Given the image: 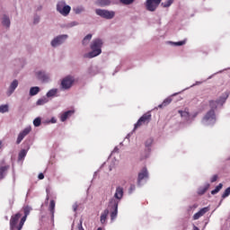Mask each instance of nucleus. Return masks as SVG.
Wrapping results in <instances>:
<instances>
[{
    "mask_svg": "<svg viewBox=\"0 0 230 230\" xmlns=\"http://www.w3.org/2000/svg\"><path fill=\"white\" fill-rule=\"evenodd\" d=\"M102 46L103 40L101 39H94L90 45L92 51L84 54V58H94V57H98V55H102Z\"/></svg>",
    "mask_w": 230,
    "mask_h": 230,
    "instance_id": "1",
    "label": "nucleus"
},
{
    "mask_svg": "<svg viewBox=\"0 0 230 230\" xmlns=\"http://www.w3.org/2000/svg\"><path fill=\"white\" fill-rule=\"evenodd\" d=\"M150 121H152V113L147 111L139 118L137 122L135 124L134 129L136 130V128H139V127H143V125H148Z\"/></svg>",
    "mask_w": 230,
    "mask_h": 230,
    "instance_id": "2",
    "label": "nucleus"
},
{
    "mask_svg": "<svg viewBox=\"0 0 230 230\" xmlns=\"http://www.w3.org/2000/svg\"><path fill=\"white\" fill-rule=\"evenodd\" d=\"M74 84L75 77H73L72 75H66L61 80V88L65 91H67V89H71L73 87Z\"/></svg>",
    "mask_w": 230,
    "mask_h": 230,
    "instance_id": "3",
    "label": "nucleus"
},
{
    "mask_svg": "<svg viewBox=\"0 0 230 230\" xmlns=\"http://www.w3.org/2000/svg\"><path fill=\"white\" fill-rule=\"evenodd\" d=\"M21 217L22 214L21 212H17L16 214L13 215L10 219V229L11 230H19V220H21Z\"/></svg>",
    "mask_w": 230,
    "mask_h": 230,
    "instance_id": "4",
    "label": "nucleus"
},
{
    "mask_svg": "<svg viewBox=\"0 0 230 230\" xmlns=\"http://www.w3.org/2000/svg\"><path fill=\"white\" fill-rule=\"evenodd\" d=\"M118 206H119V201L116 200L115 199H111L109 202V208L112 209L111 213V220H114L118 217Z\"/></svg>",
    "mask_w": 230,
    "mask_h": 230,
    "instance_id": "5",
    "label": "nucleus"
},
{
    "mask_svg": "<svg viewBox=\"0 0 230 230\" xmlns=\"http://www.w3.org/2000/svg\"><path fill=\"white\" fill-rule=\"evenodd\" d=\"M162 0H146V8L148 12H155Z\"/></svg>",
    "mask_w": 230,
    "mask_h": 230,
    "instance_id": "6",
    "label": "nucleus"
},
{
    "mask_svg": "<svg viewBox=\"0 0 230 230\" xmlns=\"http://www.w3.org/2000/svg\"><path fill=\"white\" fill-rule=\"evenodd\" d=\"M95 13H97V15H100V17H103V19H113L114 15H116V13H114L113 11H107L102 9H97L95 11Z\"/></svg>",
    "mask_w": 230,
    "mask_h": 230,
    "instance_id": "7",
    "label": "nucleus"
},
{
    "mask_svg": "<svg viewBox=\"0 0 230 230\" xmlns=\"http://www.w3.org/2000/svg\"><path fill=\"white\" fill-rule=\"evenodd\" d=\"M30 132H31V128H25L22 132H20L16 140V145H21L24 137L28 136Z\"/></svg>",
    "mask_w": 230,
    "mask_h": 230,
    "instance_id": "8",
    "label": "nucleus"
},
{
    "mask_svg": "<svg viewBox=\"0 0 230 230\" xmlns=\"http://www.w3.org/2000/svg\"><path fill=\"white\" fill-rule=\"evenodd\" d=\"M66 39H67V35L58 36L51 41V46L53 48H57V46H60V44H63V42H64V40H66Z\"/></svg>",
    "mask_w": 230,
    "mask_h": 230,
    "instance_id": "9",
    "label": "nucleus"
},
{
    "mask_svg": "<svg viewBox=\"0 0 230 230\" xmlns=\"http://www.w3.org/2000/svg\"><path fill=\"white\" fill-rule=\"evenodd\" d=\"M143 179H148V170L146 169V167H144L141 172L138 173V177H137V185L141 186V181H143Z\"/></svg>",
    "mask_w": 230,
    "mask_h": 230,
    "instance_id": "10",
    "label": "nucleus"
},
{
    "mask_svg": "<svg viewBox=\"0 0 230 230\" xmlns=\"http://www.w3.org/2000/svg\"><path fill=\"white\" fill-rule=\"evenodd\" d=\"M227 96L228 95H226V97H221L218 101H210L209 105L211 107V111H215V109H217V105H218V103H225L226 100H227Z\"/></svg>",
    "mask_w": 230,
    "mask_h": 230,
    "instance_id": "11",
    "label": "nucleus"
},
{
    "mask_svg": "<svg viewBox=\"0 0 230 230\" xmlns=\"http://www.w3.org/2000/svg\"><path fill=\"white\" fill-rule=\"evenodd\" d=\"M113 199L115 200H118V202H119V200L121 199H123V187H117L116 188V191H115Z\"/></svg>",
    "mask_w": 230,
    "mask_h": 230,
    "instance_id": "12",
    "label": "nucleus"
},
{
    "mask_svg": "<svg viewBox=\"0 0 230 230\" xmlns=\"http://www.w3.org/2000/svg\"><path fill=\"white\" fill-rule=\"evenodd\" d=\"M37 78L39 80H41L42 82H49V75L46 74L45 72L40 71L37 73Z\"/></svg>",
    "mask_w": 230,
    "mask_h": 230,
    "instance_id": "13",
    "label": "nucleus"
},
{
    "mask_svg": "<svg viewBox=\"0 0 230 230\" xmlns=\"http://www.w3.org/2000/svg\"><path fill=\"white\" fill-rule=\"evenodd\" d=\"M74 114H75V111L70 110V111H65L64 113L61 114L60 120L64 122L67 119L71 118V116Z\"/></svg>",
    "mask_w": 230,
    "mask_h": 230,
    "instance_id": "14",
    "label": "nucleus"
},
{
    "mask_svg": "<svg viewBox=\"0 0 230 230\" xmlns=\"http://www.w3.org/2000/svg\"><path fill=\"white\" fill-rule=\"evenodd\" d=\"M10 165L0 166V180L4 179V175H6V172H8Z\"/></svg>",
    "mask_w": 230,
    "mask_h": 230,
    "instance_id": "15",
    "label": "nucleus"
},
{
    "mask_svg": "<svg viewBox=\"0 0 230 230\" xmlns=\"http://www.w3.org/2000/svg\"><path fill=\"white\" fill-rule=\"evenodd\" d=\"M215 119V110H210L204 117L205 121H209Z\"/></svg>",
    "mask_w": 230,
    "mask_h": 230,
    "instance_id": "16",
    "label": "nucleus"
},
{
    "mask_svg": "<svg viewBox=\"0 0 230 230\" xmlns=\"http://www.w3.org/2000/svg\"><path fill=\"white\" fill-rule=\"evenodd\" d=\"M107 217H109V209H104L101 215V223L105 224L107 222Z\"/></svg>",
    "mask_w": 230,
    "mask_h": 230,
    "instance_id": "17",
    "label": "nucleus"
},
{
    "mask_svg": "<svg viewBox=\"0 0 230 230\" xmlns=\"http://www.w3.org/2000/svg\"><path fill=\"white\" fill-rule=\"evenodd\" d=\"M208 190H209V183H207L203 187H199L198 190V195H204V193H206V191H208Z\"/></svg>",
    "mask_w": 230,
    "mask_h": 230,
    "instance_id": "18",
    "label": "nucleus"
},
{
    "mask_svg": "<svg viewBox=\"0 0 230 230\" xmlns=\"http://www.w3.org/2000/svg\"><path fill=\"white\" fill-rule=\"evenodd\" d=\"M39 93H40V88H39V86H34L30 89L31 96H35V95L39 94Z\"/></svg>",
    "mask_w": 230,
    "mask_h": 230,
    "instance_id": "19",
    "label": "nucleus"
},
{
    "mask_svg": "<svg viewBox=\"0 0 230 230\" xmlns=\"http://www.w3.org/2000/svg\"><path fill=\"white\" fill-rule=\"evenodd\" d=\"M57 93H58V89H57V88H53V89L49 90L47 93V98H53V96H57Z\"/></svg>",
    "mask_w": 230,
    "mask_h": 230,
    "instance_id": "20",
    "label": "nucleus"
},
{
    "mask_svg": "<svg viewBox=\"0 0 230 230\" xmlns=\"http://www.w3.org/2000/svg\"><path fill=\"white\" fill-rule=\"evenodd\" d=\"M69 12H71V6L65 5L61 10L60 13L61 15H69Z\"/></svg>",
    "mask_w": 230,
    "mask_h": 230,
    "instance_id": "21",
    "label": "nucleus"
},
{
    "mask_svg": "<svg viewBox=\"0 0 230 230\" xmlns=\"http://www.w3.org/2000/svg\"><path fill=\"white\" fill-rule=\"evenodd\" d=\"M91 39H93V34L86 35L82 41L83 46H87L91 42Z\"/></svg>",
    "mask_w": 230,
    "mask_h": 230,
    "instance_id": "22",
    "label": "nucleus"
},
{
    "mask_svg": "<svg viewBox=\"0 0 230 230\" xmlns=\"http://www.w3.org/2000/svg\"><path fill=\"white\" fill-rule=\"evenodd\" d=\"M55 200L51 199L49 207V210L50 211L52 217L55 216Z\"/></svg>",
    "mask_w": 230,
    "mask_h": 230,
    "instance_id": "23",
    "label": "nucleus"
},
{
    "mask_svg": "<svg viewBox=\"0 0 230 230\" xmlns=\"http://www.w3.org/2000/svg\"><path fill=\"white\" fill-rule=\"evenodd\" d=\"M19 85V82L17 80H13L10 85V93H13L15 89H17V86Z\"/></svg>",
    "mask_w": 230,
    "mask_h": 230,
    "instance_id": "24",
    "label": "nucleus"
},
{
    "mask_svg": "<svg viewBox=\"0 0 230 230\" xmlns=\"http://www.w3.org/2000/svg\"><path fill=\"white\" fill-rule=\"evenodd\" d=\"M26 154H28V151H26V149L21 150L18 155V161H22V159L26 157Z\"/></svg>",
    "mask_w": 230,
    "mask_h": 230,
    "instance_id": "25",
    "label": "nucleus"
},
{
    "mask_svg": "<svg viewBox=\"0 0 230 230\" xmlns=\"http://www.w3.org/2000/svg\"><path fill=\"white\" fill-rule=\"evenodd\" d=\"M27 218H28V216H25V215L21 218V220H20V222L18 224V230H22V227L24 226V222H26Z\"/></svg>",
    "mask_w": 230,
    "mask_h": 230,
    "instance_id": "26",
    "label": "nucleus"
},
{
    "mask_svg": "<svg viewBox=\"0 0 230 230\" xmlns=\"http://www.w3.org/2000/svg\"><path fill=\"white\" fill-rule=\"evenodd\" d=\"M172 103V99L167 98L165 99L163 103H161L160 105H158L159 109H163V107H166L167 105H170Z\"/></svg>",
    "mask_w": 230,
    "mask_h": 230,
    "instance_id": "27",
    "label": "nucleus"
},
{
    "mask_svg": "<svg viewBox=\"0 0 230 230\" xmlns=\"http://www.w3.org/2000/svg\"><path fill=\"white\" fill-rule=\"evenodd\" d=\"M97 4L100 6H109V4H111V0H97Z\"/></svg>",
    "mask_w": 230,
    "mask_h": 230,
    "instance_id": "28",
    "label": "nucleus"
},
{
    "mask_svg": "<svg viewBox=\"0 0 230 230\" xmlns=\"http://www.w3.org/2000/svg\"><path fill=\"white\" fill-rule=\"evenodd\" d=\"M172 4H173V0H167L165 2H163L161 4V5L163 6V8H169V6H172Z\"/></svg>",
    "mask_w": 230,
    "mask_h": 230,
    "instance_id": "29",
    "label": "nucleus"
},
{
    "mask_svg": "<svg viewBox=\"0 0 230 230\" xmlns=\"http://www.w3.org/2000/svg\"><path fill=\"white\" fill-rule=\"evenodd\" d=\"M224 187V184L219 183L217 187L216 190H213L211 191V195H217V193H218V191H220V190H222V188Z\"/></svg>",
    "mask_w": 230,
    "mask_h": 230,
    "instance_id": "30",
    "label": "nucleus"
},
{
    "mask_svg": "<svg viewBox=\"0 0 230 230\" xmlns=\"http://www.w3.org/2000/svg\"><path fill=\"white\" fill-rule=\"evenodd\" d=\"M2 23L4 26H6V28H10V18L4 16Z\"/></svg>",
    "mask_w": 230,
    "mask_h": 230,
    "instance_id": "31",
    "label": "nucleus"
},
{
    "mask_svg": "<svg viewBox=\"0 0 230 230\" xmlns=\"http://www.w3.org/2000/svg\"><path fill=\"white\" fill-rule=\"evenodd\" d=\"M179 114L181 115V118H185L186 119H188V118H190V112L187 111H178Z\"/></svg>",
    "mask_w": 230,
    "mask_h": 230,
    "instance_id": "32",
    "label": "nucleus"
},
{
    "mask_svg": "<svg viewBox=\"0 0 230 230\" xmlns=\"http://www.w3.org/2000/svg\"><path fill=\"white\" fill-rule=\"evenodd\" d=\"M66 6V3L64 2H59L58 4H57V10L58 12H59V13L62 12V10L64 9V7Z\"/></svg>",
    "mask_w": 230,
    "mask_h": 230,
    "instance_id": "33",
    "label": "nucleus"
},
{
    "mask_svg": "<svg viewBox=\"0 0 230 230\" xmlns=\"http://www.w3.org/2000/svg\"><path fill=\"white\" fill-rule=\"evenodd\" d=\"M8 111H9L8 104H4V105L0 106V112L2 114H4V112H8Z\"/></svg>",
    "mask_w": 230,
    "mask_h": 230,
    "instance_id": "34",
    "label": "nucleus"
},
{
    "mask_svg": "<svg viewBox=\"0 0 230 230\" xmlns=\"http://www.w3.org/2000/svg\"><path fill=\"white\" fill-rule=\"evenodd\" d=\"M152 145H154V138H148L146 141V147L150 148V146H152Z\"/></svg>",
    "mask_w": 230,
    "mask_h": 230,
    "instance_id": "35",
    "label": "nucleus"
},
{
    "mask_svg": "<svg viewBox=\"0 0 230 230\" xmlns=\"http://www.w3.org/2000/svg\"><path fill=\"white\" fill-rule=\"evenodd\" d=\"M30 211H31V207L26 206L23 208V213L26 217H28V215H30Z\"/></svg>",
    "mask_w": 230,
    "mask_h": 230,
    "instance_id": "36",
    "label": "nucleus"
},
{
    "mask_svg": "<svg viewBox=\"0 0 230 230\" xmlns=\"http://www.w3.org/2000/svg\"><path fill=\"white\" fill-rule=\"evenodd\" d=\"M41 119L40 118H36L34 120H33V125L34 127H40V123H41Z\"/></svg>",
    "mask_w": 230,
    "mask_h": 230,
    "instance_id": "37",
    "label": "nucleus"
},
{
    "mask_svg": "<svg viewBox=\"0 0 230 230\" xmlns=\"http://www.w3.org/2000/svg\"><path fill=\"white\" fill-rule=\"evenodd\" d=\"M230 195V187H228L222 194V199H226Z\"/></svg>",
    "mask_w": 230,
    "mask_h": 230,
    "instance_id": "38",
    "label": "nucleus"
},
{
    "mask_svg": "<svg viewBox=\"0 0 230 230\" xmlns=\"http://www.w3.org/2000/svg\"><path fill=\"white\" fill-rule=\"evenodd\" d=\"M45 103H48V100L46 98L39 99L37 101V105H45Z\"/></svg>",
    "mask_w": 230,
    "mask_h": 230,
    "instance_id": "39",
    "label": "nucleus"
},
{
    "mask_svg": "<svg viewBox=\"0 0 230 230\" xmlns=\"http://www.w3.org/2000/svg\"><path fill=\"white\" fill-rule=\"evenodd\" d=\"M208 211H209V208L206 207V208H201L199 212L201 217H204V214L208 213Z\"/></svg>",
    "mask_w": 230,
    "mask_h": 230,
    "instance_id": "40",
    "label": "nucleus"
},
{
    "mask_svg": "<svg viewBox=\"0 0 230 230\" xmlns=\"http://www.w3.org/2000/svg\"><path fill=\"white\" fill-rule=\"evenodd\" d=\"M120 3H123V4H132L134 0H120Z\"/></svg>",
    "mask_w": 230,
    "mask_h": 230,
    "instance_id": "41",
    "label": "nucleus"
},
{
    "mask_svg": "<svg viewBox=\"0 0 230 230\" xmlns=\"http://www.w3.org/2000/svg\"><path fill=\"white\" fill-rule=\"evenodd\" d=\"M184 44H186V40L174 42V46H184Z\"/></svg>",
    "mask_w": 230,
    "mask_h": 230,
    "instance_id": "42",
    "label": "nucleus"
},
{
    "mask_svg": "<svg viewBox=\"0 0 230 230\" xmlns=\"http://www.w3.org/2000/svg\"><path fill=\"white\" fill-rule=\"evenodd\" d=\"M218 181V175H213L212 178L210 179V182H217Z\"/></svg>",
    "mask_w": 230,
    "mask_h": 230,
    "instance_id": "43",
    "label": "nucleus"
},
{
    "mask_svg": "<svg viewBox=\"0 0 230 230\" xmlns=\"http://www.w3.org/2000/svg\"><path fill=\"white\" fill-rule=\"evenodd\" d=\"M200 217H202V216L199 214V212H197L193 216V220H199V218H200Z\"/></svg>",
    "mask_w": 230,
    "mask_h": 230,
    "instance_id": "44",
    "label": "nucleus"
},
{
    "mask_svg": "<svg viewBox=\"0 0 230 230\" xmlns=\"http://www.w3.org/2000/svg\"><path fill=\"white\" fill-rule=\"evenodd\" d=\"M136 190V185H131L129 188V193H132Z\"/></svg>",
    "mask_w": 230,
    "mask_h": 230,
    "instance_id": "45",
    "label": "nucleus"
},
{
    "mask_svg": "<svg viewBox=\"0 0 230 230\" xmlns=\"http://www.w3.org/2000/svg\"><path fill=\"white\" fill-rule=\"evenodd\" d=\"M38 179H40V181H42V179H44V173L40 172L38 176Z\"/></svg>",
    "mask_w": 230,
    "mask_h": 230,
    "instance_id": "46",
    "label": "nucleus"
},
{
    "mask_svg": "<svg viewBox=\"0 0 230 230\" xmlns=\"http://www.w3.org/2000/svg\"><path fill=\"white\" fill-rule=\"evenodd\" d=\"M73 209L74 211H76V209H78V205L77 204L73 205Z\"/></svg>",
    "mask_w": 230,
    "mask_h": 230,
    "instance_id": "47",
    "label": "nucleus"
},
{
    "mask_svg": "<svg viewBox=\"0 0 230 230\" xmlns=\"http://www.w3.org/2000/svg\"><path fill=\"white\" fill-rule=\"evenodd\" d=\"M40 20V18L36 17V18L34 19V24H37V22H39Z\"/></svg>",
    "mask_w": 230,
    "mask_h": 230,
    "instance_id": "48",
    "label": "nucleus"
},
{
    "mask_svg": "<svg viewBox=\"0 0 230 230\" xmlns=\"http://www.w3.org/2000/svg\"><path fill=\"white\" fill-rule=\"evenodd\" d=\"M3 146V141L0 140V149L2 148Z\"/></svg>",
    "mask_w": 230,
    "mask_h": 230,
    "instance_id": "49",
    "label": "nucleus"
},
{
    "mask_svg": "<svg viewBox=\"0 0 230 230\" xmlns=\"http://www.w3.org/2000/svg\"><path fill=\"white\" fill-rule=\"evenodd\" d=\"M193 230H199V227L194 226Z\"/></svg>",
    "mask_w": 230,
    "mask_h": 230,
    "instance_id": "50",
    "label": "nucleus"
},
{
    "mask_svg": "<svg viewBox=\"0 0 230 230\" xmlns=\"http://www.w3.org/2000/svg\"><path fill=\"white\" fill-rule=\"evenodd\" d=\"M46 200H47V202H48V200H49V196H47Z\"/></svg>",
    "mask_w": 230,
    "mask_h": 230,
    "instance_id": "51",
    "label": "nucleus"
},
{
    "mask_svg": "<svg viewBox=\"0 0 230 230\" xmlns=\"http://www.w3.org/2000/svg\"><path fill=\"white\" fill-rule=\"evenodd\" d=\"M52 123H57V120L52 119Z\"/></svg>",
    "mask_w": 230,
    "mask_h": 230,
    "instance_id": "52",
    "label": "nucleus"
},
{
    "mask_svg": "<svg viewBox=\"0 0 230 230\" xmlns=\"http://www.w3.org/2000/svg\"><path fill=\"white\" fill-rule=\"evenodd\" d=\"M97 230H102V228H98Z\"/></svg>",
    "mask_w": 230,
    "mask_h": 230,
    "instance_id": "53",
    "label": "nucleus"
}]
</instances>
